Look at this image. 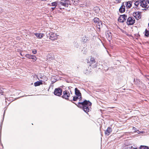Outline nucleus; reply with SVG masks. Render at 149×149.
<instances>
[{
    "label": "nucleus",
    "mask_w": 149,
    "mask_h": 149,
    "mask_svg": "<svg viewBox=\"0 0 149 149\" xmlns=\"http://www.w3.org/2000/svg\"><path fill=\"white\" fill-rule=\"evenodd\" d=\"M75 104L78 107H82L83 110L87 113L89 111L92 103L89 101L85 100L82 102H79L77 104L75 103Z\"/></svg>",
    "instance_id": "f257e3e1"
},
{
    "label": "nucleus",
    "mask_w": 149,
    "mask_h": 149,
    "mask_svg": "<svg viewBox=\"0 0 149 149\" xmlns=\"http://www.w3.org/2000/svg\"><path fill=\"white\" fill-rule=\"evenodd\" d=\"M79 100L80 101L81 100V94L80 91L77 88H75V101Z\"/></svg>",
    "instance_id": "f03ea898"
},
{
    "label": "nucleus",
    "mask_w": 149,
    "mask_h": 149,
    "mask_svg": "<svg viewBox=\"0 0 149 149\" xmlns=\"http://www.w3.org/2000/svg\"><path fill=\"white\" fill-rule=\"evenodd\" d=\"M62 91L61 89L59 88L55 89L54 91V94L56 96H60L61 95Z\"/></svg>",
    "instance_id": "7ed1b4c3"
},
{
    "label": "nucleus",
    "mask_w": 149,
    "mask_h": 149,
    "mask_svg": "<svg viewBox=\"0 0 149 149\" xmlns=\"http://www.w3.org/2000/svg\"><path fill=\"white\" fill-rule=\"evenodd\" d=\"M135 22V20L133 17H129L127 19V24L128 25H132Z\"/></svg>",
    "instance_id": "20e7f679"
},
{
    "label": "nucleus",
    "mask_w": 149,
    "mask_h": 149,
    "mask_svg": "<svg viewBox=\"0 0 149 149\" xmlns=\"http://www.w3.org/2000/svg\"><path fill=\"white\" fill-rule=\"evenodd\" d=\"M127 17L125 15H121L118 19V21L120 22H123L125 21Z\"/></svg>",
    "instance_id": "39448f33"
},
{
    "label": "nucleus",
    "mask_w": 149,
    "mask_h": 149,
    "mask_svg": "<svg viewBox=\"0 0 149 149\" xmlns=\"http://www.w3.org/2000/svg\"><path fill=\"white\" fill-rule=\"evenodd\" d=\"M61 0V1H58V6H63L65 7H67L68 6V4L67 3V2L65 1H62Z\"/></svg>",
    "instance_id": "423d86ee"
},
{
    "label": "nucleus",
    "mask_w": 149,
    "mask_h": 149,
    "mask_svg": "<svg viewBox=\"0 0 149 149\" xmlns=\"http://www.w3.org/2000/svg\"><path fill=\"white\" fill-rule=\"evenodd\" d=\"M141 13L139 12H135L133 13V16L137 20L141 18Z\"/></svg>",
    "instance_id": "0eeeda50"
},
{
    "label": "nucleus",
    "mask_w": 149,
    "mask_h": 149,
    "mask_svg": "<svg viewBox=\"0 0 149 149\" xmlns=\"http://www.w3.org/2000/svg\"><path fill=\"white\" fill-rule=\"evenodd\" d=\"M70 95V93L68 91H65L63 92V95L62 97L66 99L69 97Z\"/></svg>",
    "instance_id": "6e6552de"
},
{
    "label": "nucleus",
    "mask_w": 149,
    "mask_h": 149,
    "mask_svg": "<svg viewBox=\"0 0 149 149\" xmlns=\"http://www.w3.org/2000/svg\"><path fill=\"white\" fill-rule=\"evenodd\" d=\"M58 35H56L55 33H52L51 34L50 36L49 39L51 40H55L58 38Z\"/></svg>",
    "instance_id": "1a4fd4ad"
},
{
    "label": "nucleus",
    "mask_w": 149,
    "mask_h": 149,
    "mask_svg": "<svg viewBox=\"0 0 149 149\" xmlns=\"http://www.w3.org/2000/svg\"><path fill=\"white\" fill-rule=\"evenodd\" d=\"M140 6L142 7L147 8V3L145 0H140Z\"/></svg>",
    "instance_id": "9d476101"
},
{
    "label": "nucleus",
    "mask_w": 149,
    "mask_h": 149,
    "mask_svg": "<svg viewBox=\"0 0 149 149\" xmlns=\"http://www.w3.org/2000/svg\"><path fill=\"white\" fill-rule=\"evenodd\" d=\"M34 35L38 38H41L43 36V34L41 33H35Z\"/></svg>",
    "instance_id": "9b49d317"
},
{
    "label": "nucleus",
    "mask_w": 149,
    "mask_h": 149,
    "mask_svg": "<svg viewBox=\"0 0 149 149\" xmlns=\"http://www.w3.org/2000/svg\"><path fill=\"white\" fill-rule=\"evenodd\" d=\"M42 84V80L40 81H37L34 83V85L35 86H39Z\"/></svg>",
    "instance_id": "f8f14e48"
},
{
    "label": "nucleus",
    "mask_w": 149,
    "mask_h": 149,
    "mask_svg": "<svg viewBox=\"0 0 149 149\" xmlns=\"http://www.w3.org/2000/svg\"><path fill=\"white\" fill-rule=\"evenodd\" d=\"M88 40L86 37L84 36H83L82 38L81 41L83 43H84L86 42Z\"/></svg>",
    "instance_id": "ddd939ff"
},
{
    "label": "nucleus",
    "mask_w": 149,
    "mask_h": 149,
    "mask_svg": "<svg viewBox=\"0 0 149 149\" xmlns=\"http://www.w3.org/2000/svg\"><path fill=\"white\" fill-rule=\"evenodd\" d=\"M120 12L123 13L125 10V7L124 6H122L119 9Z\"/></svg>",
    "instance_id": "4468645a"
},
{
    "label": "nucleus",
    "mask_w": 149,
    "mask_h": 149,
    "mask_svg": "<svg viewBox=\"0 0 149 149\" xmlns=\"http://www.w3.org/2000/svg\"><path fill=\"white\" fill-rule=\"evenodd\" d=\"M88 68V69L86 68L84 70V72L85 73V74H89L90 72H91L90 69H89V67Z\"/></svg>",
    "instance_id": "2eb2a0df"
},
{
    "label": "nucleus",
    "mask_w": 149,
    "mask_h": 149,
    "mask_svg": "<svg viewBox=\"0 0 149 149\" xmlns=\"http://www.w3.org/2000/svg\"><path fill=\"white\" fill-rule=\"evenodd\" d=\"M52 6L56 7L57 5L58 6V1L53 2L51 3Z\"/></svg>",
    "instance_id": "dca6fc26"
},
{
    "label": "nucleus",
    "mask_w": 149,
    "mask_h": 149,
    "mask_svg": "<svg viewBox=\"0 0 149 149\" xmlns=\"http://www.w3.org/2000/svg\"><path fill=\"white\" fill-rule=\"evenodd\" d=\"M91 65L95 63L94 58L91 57L90 58Z\"/></svg>",
    "instance_id": "f3484780"
},
{
    "label": "nucleus",
    "mask_w": 149,
    "mask_h": 149,
    "mask_svg": "<svg viewBox=\"0 0 149 149\" xmlns=\"http://www.w3.org/2000/svg\"><path fill=\"white\" fill-rule=\"evenodd\" d=\"M102 23L101 22H99L97 24V27L100 28L102 26Z\"/></svg>",
    "instance_id": "a211bd4d"
},
{
    "label": "nucleus",
    "mask_w": 149,
    "mask_h": 149,
    "mask_svg": "<svg viewBox=\"0 0 149 149\" xmlns=\"http://www.w3.org/2000/svg\"><path fill=\"white\" fill-rule=\"evenodd\" d=\"M134 4H135V5L136 6H138L139 5L140 6V5H141L140 0L136 1L135 2Z\"/></svg>",
    "instance_id": "6ab92c4d"
},
{
    "label": "nucleus",
    "mask_w": 149,
    "mask_h": 149,
    "mask_svg": "<svg viewBox=\"0 0 149 149\" xmlns=\"http://www.w3.org/2000/svg\"><path fill=\"white\" fill-rule=\"evenodd\" d=\"M98 65V63H95L93 64H91L90 65V66H92L93 68H96L97 67V66Z\"/></svg>",
    "instance_id": "aec40b11"
},
{
    "label": "nucleus",
    "mask_w": 149,
    "mask_h": 149,
    "mask_svg": "<svg viewBox=\"0 0 149 149\" xmlns=\"http://www.w3.org/2000/svg\"><path fill=\"white\" fill-rule=\"evenodd\" d=\"M126 6L128 8H130L132 6V4L131 1H129L127 3Z\"/></svg>",
    "instance_id": "412c9836"
},
{
    "label": "nucleus",
    "mask_w": 149,
    "mask_h": 149,
    "mask_svg": "<svg viewBox=\"0 0 149 149\" xmlns=\"http://www.w3.org/2000/svg\"><path fill=\"white\" fill-rule=\"evenodd\" d=\"M145 35L147 37L149 36V30H148L146 29Z\"/></svg>",
    "instance_id": "4be33fe9"
},
{
    "label": "nucleus",
    "mask_w": 149,
    "mask_h": 149,
    "mask_svg": "<svg viewBox=\"0 0 149 149\" xmlns=\"http://www.w3.org/2000/svg\"><path fill=\"white\" fill-rule=\"evenodd\" d=\"M140 149H149V148L146 146H141L140 147Z\"/></svg>",
    "instance_id": "5701e85b"
},
{
    "label": "nucleus",
    "mask_w": 149,
    "mask_h": 149,
    "mask_svg": "<svg viewBox=\"0 0 149 149\" xmlns=\"http://www.w3.org/2000/svg\"><path fill=\"white\" fill-rule=\"evenodd\" d=\"M93 20L95 23H97L99 22V19L95 17L94 19Z\"/></svg>",
    "instance_id": "b1692460"
},
{
    "label": "nucleus",
    "mask_w": 149,
    "mask_h": 149,
    "mask_svg": "<svg viewBox=\"0 0 149 149\" xmlns=\"http://www.w3.org/2000/svg\"><path fill=\"white\" fill-rule=\"evenodd\" d=\"M31 58H30L34 60V61H36V58L34 55H31Z\"/></svg>",
    "instance_id": "393cba45"
},
{
    "label": "nucleus",
    "mask_w": 149,
    "mask_h": 149,
    "mask_svg": "<svg viewBox=\"0 0 149 149\" xmlns=\"http://www.w3.org/2000/svg\"><path fill=\"white\" fill-rule=\"evenodd\" d=\"M111 131H105V135L108 136L109 135Z\"/></svg>",
    "instance_id": "a878e982"
},
{
    "label": "nucleus",
    "mask_w": 149,
    "mask_h": 149,
    "mask_svg": "<svg viewBox=\"0 0 149 149\" xmlns=\"http://www.w3.org/2000/svg\"><path fill=\"white\" fill-rule=\"evenodd\" d=\"M26 57L27 58H30L31 57V55L29 54H27L26 55Z\"/></svg>",
    "instance_id": "bb28decb"
},
{
    "label": "nucleus",
    "mask_w": 149,
    "mask_h": 149,
    "mask_svg": "<svg viewBox=\"0 0 149 149\" xmlns=\"http://www.w3.org/2000/svg\"><path fill=\"white\" fill-rule=\"evenodd\" d=\"M4 89L3 88H0V94L1 93V95H3L2 93L4 92Z\"/></svg>",
    "instance_id": "cd10ccee"
},
{
    "label": "nucleus",
    "mask_w": 149,
    "mask_h": 149,
    "mask_svg": "<svg viewBox=\"0 0 149 149\" xmlns=\"http://www.w3.org/2000/svg\"><path fill=\"white\" fill-rule=\"evenodd\" d=\"M138 132L137 133L138 134H143L144 133V132L143 131H138Z\"/></svg>",
    "instance_id": "c85d7f7f"
},
{
    "label": "nucleus",
    "mask_w": 149,
    "mask_h": 149,
    "mask_svg": "<svg viewBox=\"0 0 149 149\" xmlns=\"http://www.w3.org/2000/svg\"><path fill=\"white\" fill-rule=\"evenodd\" d=\"M37 50H33V51H32V53H33V54H35L36 53H37Z\"/></svg>",
    "instance_id": "c756f323"
},
{
    "label": "nucleus",
    "mask_w": 149,
    "mask_h": 149,
    "mask_svg": "<svg viewBox=\"0 0 149 149\" xmlns=\"http://www.w3.org/2000/svg\"><path fill=\"white\" fill-rule=\"evenodd\" d=\"M79 1V0H75V5L76 4H77L79 3V2H78V1Z\"/></svg>",
    "instance_id": "7c9ffc66"
},
{
    "label": "nucleus",
    "mask_w": 149,
    "mask_h": 149,
    "mask_svg": "<svg viewBox=\"0 0 149 149\" xmlns=\"http://www.w3.org/2000/svg\"><path fill=\"white\" fill-rule=\"evenodd\" d=\"M111 130V129L109 127L106 130Z\"/></svg>",
    "instance_id": "2f4dec72"
},
{
    "label": "nucleus",
    "mask_w": 149,
    "mask_h": 149,
    "mask_svg": "<svg viewBox=\"0 0 149 149\" xmlns=\"http://www.w3.org/2000/svg\"><path fill=\"white\" fill-rule=\"evenodd\" d=\"M56 7H52V10H54V9Z\"/></svg>",
    "instance_id": "473e14b6"
},
{
    "label": "nucleus",
    "mask_w": 149,
    "mask_h": 149,
    "mask_svg": "<svg viewBox=\"0 0 149 149\" xmlns=\"http://www.w3.org/2000/svg\"><path fill=\"white\" fill-rule=\"evenodd\" d=\"M116 1L117 2V3H119L120 2V0H116Z\"/></svg>",
    "instance_id": "72a5a7b5"
},
{
    "label": "nucleus",
    "mask_w": 149,
    "mask_h": 149,
    "mask_svg": "<svg viewBox=\"0 0 149 149\" xmlns=\"http://www.w3.org/2000/svg\"><path fill=\"white\" fill-rule=\"evenodd\" d=\"M5 110L4 111V114H3V119H4V116L5 113Z\"/></svg>",
    "instance_id": "f704fd0d"
},
{
    "label": "nucleus",
    "mask_w": 149,
    "mask_h": 149,
    "mask_svg": "<svg viewBox=\"0 0 149 149\" xmlns=\"http://www.w3.org/2000/svg\"><path fill=\"white\" fill-rule=\"evenodd\" d=\"M132 129L133 130H135L136 129L134 127H133V128H132Z\"/></svg>",
    "instance_id": "c9c22d12"
},
{
    "label": "nucleus",
    "mask_w": 149,
    "mask_h": 149,
    "mask_svg": "<svg viewBox=\"0 0 149 149\" xmlns=\"http://www.w3.org/2000/svg\"><path fill=\"white\" fill-rule=\"evenodd\" d=\"M73 100L74 101V96L73 97Z\"/></svg>",
    "instance_id": "e433bc0d"
},
{
    "label": "nucleus",
    "mask_w": 149,
    "mask_h": 149,
    "mask_svg": "<svg viewBox=\"0 0 149 149\" xmlns=\"http://www.w3.org/2000/svg\"><path fill=\"white\" fill-rule=\"evenodd\" d=\"M147 2L149 4V0H147Z\"/></svg>",
    "instance_id": "4c0bfd02"
},
{
    "label": "nucleus",
    "mask_w": 149,
    "mask_h": 149,
    "mask_svg": "<svg viewBox=\"0 0 149 149\" xmlns=\"http://www.w3.org/2000/svg\"><path fill=\"white\" fill-rule=\"evenodd\" d=\"M51 58L52 59H53V57L51 56Z\"/></svg>",
    "instance_id": "58836bf2"
},
{
    "label": "nucleus",
    "mask_w": 149,
    "mask_h": 149,
    "mask_svg": "<svg viewBox=\"0 0 149 149\" xmlns=\"http://www.w3.org/2000/svg\"><path fill=\"white\" fill-rule=\"evenodd\" d=\"M108 69V68H106V69H104L105 70H107Z\"/></svg>",
    "instance_id": "ea45409f"
},
{
    "label": "nucleus",
    "mask_w": 149,
    "mask_h": 149,
    "mask_svg": "<svg viewBox=\"0 0 149 149\" xmlns=\"http://www.w3.org/2000/svg\"><path fill=\"white\" fill-rule=\"evenodd\" d=\"M88 6V5L87 4H86L85 5V6Z\"/></svg>",
    "instance_id": "a19ab883"
},
{
    "label": "nucleus",
    "mask_w": 149,
    "mask_h": 149,
    "mask_svg": "<svg viewBox=\"0 0 149 149\" xmlns=\"http://www.w3.org/2000/svg\"><path fill=\"white\" fill-rule=\"evenodd\" d=\"M50 56V55H49L47 57H49Z\"/></svg>",
    "instance_id": "79ce46f5"
},
{
    "label": "nucleus",
    "mask_w": 149,
    "mask_h": 149,
    "mask_svg": "<svg viewBox=\"0 0 149 149\" xmlns=\"http://www.w3.org/2000/svg\"><path fill=\"white\" fill-rule=\"evenodd\" d=\"M47 78H46V79H45V80H47Z\"/></svg>",
    "instance_id": "37998d69"
},
{
    "label": "nucleus",
    "mask_w": 149,
    "mask_h": 149,
    "mask_svg": "<svg viewBox=\"0 0 149 149\" xmlns=\"http://www.w3.org/2000/svg\"><path fill=\"white\" fill-rule=\"evenodd\" d=\"M135 149H137L136 148H134Z\"/></svg>",
    "instance_id": "c03bdc74"
},
{
    "label": "nucleus",
    "mask_w": 149,
    "mask_h": 149,
    "mask_svg": "<svg viewBox=\"0 0 149 149\" xmlns=\"http://www.w3.org/2000/svg\"><path fill=\"white\" fill-rule=\"evenodd\" d=\"M138 81H139V82H140V81L139 80H138Z\"/></svg>",
    "instance_id": "a18cd8bd"
},
{
    "label": "nucleus",
    "mask_w": 149,
    "mask_h": 149,
    "mask_svg": "<svg viewBox=\"0 0 149 149\" xmlns=\"http://www.w3.org/2000/svg\"><path fill=\"white\" fill-rule=\"evenodd\" d=\"M42 77H45V76H44V77L42 76Z\"/></svg>",
    "instance_id": "49530a36"
},
{
    "label": "nucleus",
    "mask_w": 149,
    "mask_h": 149,
    "mask_svg": "<svg viewBox=\"0 0 149 149\" xmlns=\"http://www.w3.org/2000/svg\"><path fill=\"white\" fill-rule=\"evenodd\" d=\"M49 58H50V56H49Z\"/></svg>",
    "instance_id": "de8ad7c7"
},
{
    "label": "nucleus",
    "mask_w": 149,
    "mask_h": 149,
    "mask_svg": "<svg viewBox=\"0 0 149 149\" xmlns=\"http://www.w3.org/2000/svg\"><path fill=\"white\" fill-rule=\"evenodd\" d=\"M135 81V80L134 79V82Z\"/></svg>",
    "instance_id": "09e8293b"
}]
</instances>
